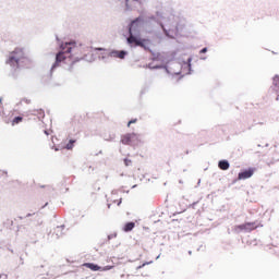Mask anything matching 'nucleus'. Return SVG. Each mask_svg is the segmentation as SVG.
<instances>
[{"mask_svg":"<svg viewBox=\"0 0 279 279\" xmlns=\"http://www.w3.org/2000/svg\"><path fill=\"white\" fill-rule=\"evenodd\" d=\"M162 12L157 11L156 15H150L147 17V23H156L162 29L165 37L170 40H175V36L184 27V20L180 19L178 15H170L167 17V21L163 23Z\"/></svg>","mask_w":279,"mask_h":279,"instance_id":"f257e3e1","label":"nucleus"},{"mask_svg":"<svg viewBox=\"0 0 279 279\" xmlns=\"http://www.w3.org/2000/svg\"><path fill=\"white\" fill-rule=\"evenodd\" d=\"M7 66H10L11 71L17 69H32L34 66V60L31 58L23 48H15L5 60Z\"/></svg>","mask_w":279,"mask_h":279,"instance_id":"f03ea898","label":"nucleus"},{"mask_svg":"<svg viewBox=\"0 0 279 279\" xmlns=\"http://www.w3.org/2000/svg\"><path fill=\"white\" fill-rule=\"evenodd\" d=\"M71 53H77V46H75V41H66L60 44V51L56 54V61L50 69V73L66 60V58H71Z\"/></svg>","mask_w":279,"mask_h":279,"instance_id":"7ed1b4c3","label":"nucleus"},{"mask_svg":"<svg viewBox=\"0 0 279 279\" xmlns=\"http://www.w3.org/2000/svg\"><path fill=\"white\" fill-rule=\"evenodd\" d=\"M143 25H145V19L143 16H138L135 20L130 22L128 26L126 45L132 43H138V38H141V29H143Z\"/></svg>","mask_w":279,"mask_h":279,"instance_id":"20e7f679","label":"nucleus"},{"mask_svg":"<svg viewBox=\"0 0 279 279\" xmlns=\"http://www.w3.org/2000/svg\"><path fill=\"white\" fill-rule=\"evenodd\" d=\"M258 228V225L256 222H246L243 225H238L233 227V232L235 234H241V232H252V230H256Z\"/></svg>","mask_w":279,"mask_h":279,"instance_id":"39448f33","label":"nucleus"},{"mask_svg":"<svg viewBox=\"0 0 279 279\" xmlns=\"http://www.w3.org/2000/svg\"><path fill=\"white\" fill-rule=\"evenodd\" d=\"M254 171H256L255 168H248V169L242 170L238 174V180H250V178H252V175H254Z\"/></svg>","mask_w":279,"mask_h":279,"instance_id":"423d86ee","label":"nucleus"},{"mask_svg":"<svg viewBox=\"0 0 279 279\" xmlns=\"http://www.w3.org/2000/svg\"><path fill=\"white\" fill-rule=\"evenodd\" d=\"M137 40L138 41H133L131 44H128L129 47H131V48L132 47H141L142 49H145V51H149L147 44H145V43H147V39L140 37V38H137Z\"/></svg>","mask_w":279,"mask_h":279,"instance_id":"0eeeda50","label":"nucleus"},{"mask_svg":"<svg viewBox=\"0 0 279 279\" xmlns=\"http://www.w3.org/2000/svg\"><path fill=\"white\" fill-rule=\"evenodd\" d=\"M125 56H128L126 50H111L109 52V58H119L120 60H125Z\"/></svg>","mask_w":279,"mask_h":279,"instance_id":"6e6552de","label":"nucleus"},{"mask_svg":"<svg viewBox=\"0 0 279 279\" xmlns=\"http://www.w3.org/2000/svg\"><path fill=\"white\" fill-rule=\"evenodd\" d=\"M147 3H149V0H132L131 10L143 8V5H147Z\"/></svg>","mask_w":279,"mask_h":279,"instance_id":"1a4fd4ad","label":"nucleus"},{"mask_svg":"<svg viewBox=\"0 0 279 279\" xmlns=\"http://www.w3.org/2000/svg\"><path fill=\"white\" fill-rule=\"evenodd\" d=\"M272 90L276 93V100L279 101V75H276L272 80Z\"/></svg>","mask_w":279,"mask_h":279,"instance_id":"9d476101","label":"nucleus"},{"mask_svg":"<svg viewBox=\"0 0 279 279\" xmlns=\"http://www.w3.org/2000/svg\"><path fill=\"white\" fill-rule=\"evenodd\" d=\"M218 167L221 171H228L230 169V161L222 159L218 162Z\"/></svg>","mask_w":279,"mask_h":279,"instance_id":"9b49d317","label":"nucleus"},{"mask_svg":"<svg viewBox=\"0 0 279 279\" xmlns=\"http://www.w3.org/2000/svg\"><path fill=\"white\" fill-rule=\"evenodd\" d=\"M121 143H122V145H132L131 133H126V134L122 135Z\"/></svg>","mask_w":279,"mask_h":279,"instance_id":"f8f14e48","label":"nucleus"},{"mask_svg":"<svg viewBox=\"0 0 279 279\" xmlns=\"http://www.w3.org/2000/svg\"><path fill=\"white\" fill-rule=\"evenodd\" d=\"M56 239H60V236L64 235V225L58 226L54 229Z\"/></svg>","mask_w":279,"mask_h":279,"instance_id":"ddd939ff","label":"nucleus"},{"mask_svg":"<svg viewBox=\"0 0 279 279\" xmlns=\"http://www.w3.org/2000/svg\"><path fill=\"white\" fill-rule=\"evenodd\" d=\"M141 143V134L131 133V145H138Z\"/></svg>","mask_w":279,"mask_h":279,"instance_id":"4468645a","label":"nucleus"},{"mask_svg":"<svg viewBox=\"0 0 279 279\" xmlns=\"http://www.w3.org/2000/svg\"><path fill=\"white\" fill-rule=\"evenodd\" d=\"M134 228H136V223L133 221L126 222L123 227V230L125 232H132L134 230Z\"/></svg>","mask_w":279,"mask_h":279,"instance_id":"2eb2a0df","label":"nucleus"},{"mask_svg":"<svg viewBox=\"0 0 279 279\" xmlns=\"http://www.w3.org/2000/svg\"><path fill=\"white\" fill-rule=\"evenodd\" d=\"M120 3H125V11L132 12V0H118Z\"/></svg>","mask_w":279,"mask_h":279,"instance_id":"dca6fc26","label":"nucleus"},{"mask_svg":"<svg viewBox=\"0 0 279 279\" xmlns=\"http://www.w3.org/2000/svg\"><path fill=\"white\" fill-rule=\"evenodd\" d=\"M34 117H37L39 120L45 119V110L37 109L33 111Z\"/></svg>","mask_w":279,"mask_h":279,"instance_id":"f3484780","label":"nucleus"},{"mask_svg":"<svg viewBox=\"0 0 279 279\" xmlns=\"http://www.w3.org/2000/svg\"><path fill=\"white\" fill-rule=\"evenodd\" d=\"M85 267H88L92 271H99L101 267L99 265L93 264V263H87L85 264Z\"/></svg>","mask_w":279,"mask_h":279,"instance_id":"a211bd4d","label":"nucleus"},{"mask_svg":"<svg viewBox=\"0 0 279 279\" xmlns=\"http://www.w3.org/2000/svg\"><path fill=\"white\" fill-rule=\"evenodd\" d=\"M191 62H193V58H192V57H190V58L187 59V61L184 62V66H187V69H189L187 75H191V71H192Z\"/></svg>","mask_w":279,"mask_h":279,"instance_id":"6ab92c4d","label":"nucleus"},{"mask_svg":"<svg viewBox=\"0 0 279 279\" xmlns=\"http://www.w3.org/2000/svg\"><path fill=\"white\" fill-rule=\"evenodd\" d=\"M75 140H70L69 143L65 145V149L71 150L73 147H75Z\"/></svg>","mask_w":279,"mask_h":279,"instance_id":"aec40b11","label":"nucleus"},{"mask_svg":"<svg viewBox=\"0 0 279 279\" xmlns=\"http://www.w3.org/2000/svg\"><path fill=\"white\" fill-rule=\"evenodd\" d=\"M23 122V117L21 116H17L13 119L12 121V125H19V123H22Z\"/></svg>","mask_w":279,"mask_h":279,"instance_id":"412c9836","label":"nucleus"},{"mask_svg":"<svg viewBox=\"0 0 279 279\" xmlns=\"http://www.w3.org/2000/svg\"><path fill=\"white\" fill-rule=\"evenodd\" d=\"M158 69H166L167 73H169V70L165 65H154L153 71H156Z\"/></svg>","mask_w":279,"mask_h":279,"instance_id":"4be33fe9","label":"nucleus"},{"mask_svg":"<svg viewBox=\"0 0 279 279\" xmlns=\"http://www.w3.org/2000/svg\"><path fill=\"white\" fill-rule=\"evenodd\" d=\"M151 263H154V262H146V263H144V264L137 266L136 269H137V270H138V269H143V267H145V266H147V265H151Z\"/></svg>","mask_w":279,"mask_h":279,"instance_id":"5701e85b","label":"nucleus"},{"mask_svg":"<svg viewBox=\"0 0 279 279\" xmlns=\"http://www.w3.org/2000/svg\"><path fill=\"white\" fill-rule=\"evenodd\" d=\"M114 266H105L102 267L101 271H110V269H113Z\"/></svg>","mask_w":279,"mask_h":279,"instance_id":"b1692460","label":"nucleus"},{"mask_svg":"<svg viewBox=\"0 0 279 279\" xmlns=\"http://www.w3.org/2000/svg\"><path fill=\"white\" fill-rule=\"evenodd\" d=\"M124 165H125V167H130V165H132V160L125 158V159H124Z\"/></svg>","mask_w":279,"mask_h":279,"instance_id":"393cba45","label":"nucleus"},{"mask_svg":"<svg viewBox=\"0 0 279 279\" xmlns=\"http://www.w3.org/2000/svg\"><path fill=\"white\" fill-rule=\"evenodd\" d=\"M154 60H158V61L162 62V54L158 53V54L154 58Z\"/></svg>","mask_w":279,"mask_h":279,"instance_id":"a878e982","label":"nucleus"},{"mask_svg":"<svg viewBox=\"0 0 279 279\" xmlns=\"http://www.w3.org/2000/svg\"><path fill=\"white\" fill-rule=\"evenodd\" d=\"M83 60H87L88 62H93V60H95V57H93V54H92V58L88 59V56H85V57L83 58Z\"/></svg>","mask_w":279,"mask_h":279,"instance_id":"bb28decb","label":"nucleus"},{"mask_svg":"<svg viewBox=\"0 0 279 279\" xmlns=\"http://www.w3.org/2000/svg\"><path fill=\"white\" fill-rule=\"evenodd\" d=\"M111 239H117V233L109 234L108 235V241H111Z\"/></svg>","mask_w":279,"mask_h":279,"instance_id":"cd10ccee","label":"nucleus"},{"mask_svg":"<svg viewBox=\"0 0 279 279\" xmlns=\"http://www.w3.org/2000/svg\"><path fill=\"white\" fill-rule=\"evenodd\" d=\"M75 62H80V59L72 61V64L69 68V71H73V64H75Z\"/></svg>","mask_w":279,"mask_h":279,"instance_id":"c85d7f7f","label":"nucleus"},{"mask_svg":"<svg viewBox=\"0 0 279 279\" xmlns=\"http://www.w3.org/2000/svg\"><path fill=\"white\" fill-rule=\"evenodd\" d=\"M146 69H150L151 71H154V63H148V64L146 65Z\"/></svg>","mask_w":279,"mask_h":279,"instance_id":"c756f323","label":"nucleus"},{"mask_svg":"<svg viewBox=\"0 0 279 279\" xmlns=\"http://www.w3.org/2000/svg\"><path fill=\"white\" fill-rule=\"evenodd\" d=\"M136 121H138V120L137 119H133V120L129 121L128 128H130V125H132V123H136Z\"/></svg>","mask_w":279,"mask_h":279,"instance_id":"7c9ffc66","label":"nucleus"},{"mask_svg":"<svg viewBox=\"0 0 279 279\" xmlns=\"http://www.w3.org/2000/svg\"><path fill=\"white\" fill-rule=\"evenodd\" d=\"M207 52H208V48L207 47L201 49V51H199V53H207Z\"/></svg>","mask_w":279,"mask_h":279,"instance_id":"2f4dec72","label":"nucleus"},{"mask_svg":"<svg viewBox=\"0 0 279 279\" xmlns=\"http://www.w3.org/2000/svg\"><path fill=\"white\" fill-rule=\"evenodd\" d=\"M114 138H116V135L112 134V135H110L109 138H107L106 141H114Z\"/></svg>","mask_w":279,"mask_h":279,"instance_id":"473e14b6","label":"nucleus"},{"mask_svg":"<svg viewBox=\"0 0 279 279\" xmlns=\"http://www.w3.org/2000/svg\"><path fill=\"white\" fill-rule=\"evenodd\" d=\"M0 279H8V275H5V274H0Z\"/></svg>","mask_w":279,"mask_h":279,"instance_id":"72a5a7b5","label":"nucleus"},{"mask_svg":"<svg viewBox=\"0 0 279 279\" xmlns=\"http://www.w3.org/2000/svg\"><path fill=\"white\" fill-rule=\"evenodd\" d=\"M0 174H4V175H8V171H4V170H0Z\"/></svg>","mask_w":279,"mask_h":279,"instance_id":"f704fd0d","label":"nucleus"},{"mask_svg":"<svg viewBox=\"0 0 279 279\" xmlns=\"http://www.w3.org/2000/svg\"><path fill=\"white\" fill-rule=\"evenodd\" d=\"M25 104H32V100L29 99H24Z\"/></svg>","mask_w":279,"mask_h":279,"instance_id":"c9c22d12","label":"nucleus"},{"mask_svg":"<svg viewBox=\"0 0 279 279\" xmlns=\"http://www.w3.org/2000/svg\"><path fill=\"white\" fill-rule=\"evenodd\" d=\"M121 202H122V199L120 198V201L118 202V206H121Z\"/></svg>","mask_w":279,"mask_h":279,"instance_id":"e433bc0d","label":"nucleus"},{"mask_svg":"<svg viewBox=\"0 0 279 279\" xmlns=\"http://www.w3.org/2000/svg\"><path fill=\"white\" fill-rule=\"evenodd\" d=\"M111 206H112V204H110V203H109V204H107V207H108V208H111Z\"/></svg>","mask_w":279,"mask_h":279,"instance_id":"4c0bfd02","label":"nucleus"},{"mask_svg":"<svg viewBox=\"0 0 279 279\" xmlns=\"http://www.w3.org/2000/svg\"><path fill=\"white\" fill-rule=\"evenodd\" d=\"M45 134H46L47 136H49V131H45Z\"/></svg>","mask_w":279,"mask_h":279,"instance_id":"58836bf2","label":"nucleus"},{"mask_svg":"<svg viewBox=\"0 0 279 279\" xmlns=\"http://www.w3.org/2000/svg\"><path fill=\"white\" fill-rule=\"evenodd\" d=\"M34 214H27L26 217H32Z\"/></svg>","mask_w":279,"mask_h":279,"instance_id":"ea45409f","label":"nucleus"},{"mask_svg":"<svg viewBox=\"0 0 279 279\" xmlns=\"http://www.w3.org/2000/svg\"><path fill=\"white\" fill-rule=\"evenodd\" d=\"M96 51H101V48H96Z\"/></svg>","mask_w":279,"mask_h":279,"instance_id":"a19ab883","label":"nucleus"},{"mask_svg":"<svg viewBox=\"0 0 279 279\" xmlns=\"http://www.w3.org/2000/svg\"><path fill=\"white\" fill-rule=\"evenodd\" d=\"M191 254H193V251H189V255L191 256Z\"/></svg>","mask_w":279,"mask_h":279,"instance_id":"79ce46f5","label":"nucleus"},{"mask_svg":"<svg viewBox=\"0 0 279 279\" xmlns=\"http://www.w3.org/2000/svg\"><path fill=\"white\" fill-rule=\"evenodd\" d=\"M201 60H206V57H202Z\"/></svg>","mask_w":279,"mask_h":279,"instance_id":"37998d69","label":"nucleus"},{"mask_svg":"<svg viewBox=\"0 0 279 279\" xmlns=\"http://www.w3.org/2000/svg\"><path fill=\"white\" fill-rule=\"evenodd\" d=\"M202 183V180H198L197 184L199 185Z\"/></svg>","mask_w":279,"mask_h":279,"instance_id":"c03bdc74","label":"nucleus"},{"mask_svg":"<svg viewBox=\"0 0 279 279\" xmlns=\"http://www.w3.org/2000/svg\"><path fill=\"white\" fill-rule=\"evenodd\" d=\"M60 149L59 148H54V151H59Z\"/></svg>","mask_w":279,"mask_h":279,"instance_id":"a18cd8bd","label":"nucleus"},{"mask_svg":"<svg viewBox=\"0 0 279 279\" xmlns=\"http://www.w3.org/2000/svg\"><path fill=\"white\" fill-rule=\"evenodd\" d=\"M158 258H160V255H158V256L156 257V260H158Z\"/></svg>","mask_w":279,"mask_h":279,"instance_id":"49530a36","label":"nucleus"},{"mask_svg":"<svg viewBox=\"0 0 279 279\" xmlns=\"http://www.w3.org/2000/svg\"><path fill=\"white\" fill-rule=\"evenodd\" d=\"M21 265H23V258L21 257Z\"/></svg>","mask_w":279,"mask_h":279,"instance_id":"de8ad7c7","label":"nucleus"},{"mask_svg":"<svg viewBox=\"0 0 279 279\" xmlns=\"http://www.w3.org/2000/svg\"><path fill=\"white\" fill-rule=\"evenodd\" d=\"M132 189H136V185H133Z\"/></svg>","mask_w":279,"mask_h":279,"instance_id":"09e8293b","label":"nucleus"},{"mask_svg":"<svg viewBox=\"0 0 279 279\" xmlns=\"http://www.w3.org/2000/svg\"><path fill=\"white\" fill-rule=\"evenodd\" d=\"M47 205H48V203L45 204V206H47ZM45 206H43V208H45Z\"/></svg>","mask_w":279,"mask_h":279,"instance_id":"8fccbe9b","label":"nucleus"},{"mask_svg":"<svg viewBox=\"0 0 279 279\" xmlns=\"http://www.w3.org/2000/svg\"><path fill=\"white\" fill-rule=\"evenodd\" d=\"M41 189H45V185H41Z\"/></svg>","mask_w":279,"mask_h":279,"instance_id":"3c124183","label":"nucleus"},{"mask_svg":"<svg viewBox=\"0 0 279 279\" xmlns=\"http://www.w3.org/2000/svg\"><path fill=\"white\" fill-rule=\"evenodd\" d=\"M2 99L0 98V104H1Z\"/></svg>","mask_w":279,"mask_h":279,"instance_id":"603ef678","label":"nucleus"},{"mask_svg":"<svg viewBox=\"0 0 279 279\" xmlns=\"http://www.w3.org/2000/svg\"><path fill=\"white\" fill-rule=\"evenodd\" d=\"M180 182V184H182V181H179Z\"/></svg>","mask_w":279,"mask_h":279,"instance_id":"864d4df0","label":"nucleus"}]
</instances>
